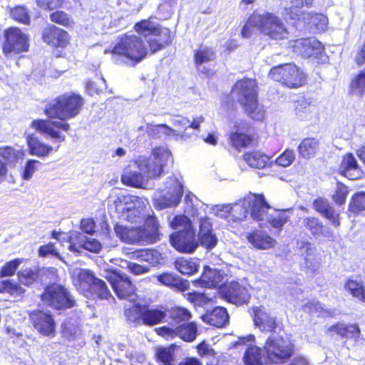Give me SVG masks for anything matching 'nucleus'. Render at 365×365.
Masks as SVG:
<instances>
[{
  "mask_svg": "<svg viewBox=\"0 0 365 365\" xmlns=\"http://www.w3.org/2000/svg\"><path fill=\"white\" fill-rule=\"evenodd\" d=\"M83 98L80 94L66 93L48 101L43 110L48 119H36L31 122V127L41 134L50 138L58 145L66 140L64 133H68L71 126L66 120L78 115L83 106Z\"/></svg>",
  "mask_w": 365,
  "mask_h": 365,
  "instance_id": "nucleus-1",
  "label": "nucleus"
},
{
  "mask_svg": "<svg viewBox=\"0 0 365 365\" xmlns=\"http://www.w3.org/2000/svg\"><path fill=\"white\" fill-rule=\"evenodd\" d=\"M171 43L172 38L168 30H163V34L158 39H149V49L140 36L125 33L118 36L116 43L110 48L106 49L105 53L110 54L115 63H130L135 66L148 56L149 51L154 54Z\"/></svg>",
  "mask_w": 365,
  "mask_h": 365,
  "instance_id": "nucleus-2",
  "label": "nucleus"
},
{
  "mask_svg": "<svg viewBox=\"0 0 365 365\" xmlns=\"http://www.w3.org/2000/svg\"><path fill=\"white\" fill-rule=\"evenodd\" d=\"M257 29L262 34L275 41L287 38L289 31L282 20L272 12L259 14L254 11L246 20L241 30V36L248 38L252 34V29Z\"/></svg>",
  "mask_w": 365,
  "mask_h": 365,
  "instance_id": "nucleus-3",
  "label": "nucleus"
},
{
  "mask_svg": "<svg viewBox=\"0 0 365 365\" xmlns=\"http://www.w3.org/2000/svg\"><path fill=\"white\" fill-rule=\"evenodd\" d=\"M231 93L237 97V101L248 117L254 120L264 118V110L259 103V86L255 78L243 77L233 84Z\"/></svg>",
  "mask_w": 365,
  "mask_h": 365,
  "instance_id": "nucleus-4",
  "label": "nucleus"
},
{
  "mask_svg": "<svg viewBox=\"0 0 365 365\" xmlns=\"http://www.w3.org/2000/svg\"><path fill=\"white\" fill-rule=\"evenodd\" d=\"M114 230L120 240L128 244L151 245L160 239V224L153 213L145 217L142 226L117 225Z\"/></svg>",
  "mask_w": 365,
  "mask_h": 365,
  "instance_id": "nucleus-5",
  "label": "nucleus"
},
{
  "mask_svg": "<svg viewBox=\"0 0 365 365\" xmlns=\"http://www.w3.org/2000/svg\"><path fill=\"white\" fill-rule=\"evenodd\" d=\"M173 229H180L170 235V245L181 253H193L198 247L195 231L190 220L184 215H178L170 222Z\"/></svg>",
  "mask_w": 365,
  "mask_h": 365,
  "instance_id": "nucleus-6",
  "label": "nucleus"
},
{
  "mask_svg": "<svg viewBox=\"0 0 365 365\" xmlns=\"http://www.w3.org/2000/svg\"><path fill=\"white\" fill-rule=\"evenodd\" d=\"M39 299L43 307L54 311H65L76 306V301L68 289L57 282L45 285Z\"/></svg>",
  "mask_w": 365,
  "mask_h": 365,
  "instance_id": "nucleus-7",
  "label": "nucleus"
},
{
  "mask_svg": "<svg viewBox=\"0 0 365 365\" xmlns=\"http://www.w3.org/2000/svg\"><path fill=\"white\" fill-rule=\"evenodd\" d=\"M128 321L136 324L153 327L166 322L167 312L148 303L137 302L125 309Z\"/></svg>",
  "mask_w": 365,
  "mask_h": 365,
  "instance_id": "nucleus-8",
  "label": "nucleus"
},
{
  "mask_svg": "<svg viewBox=\"0 0 365 365\" xmlns=\"http://www.w3.org/2000/svg\"><path fill=\"white\" fill-rule=\"evenodd\" d=\"M269 77L282 86L297 89L307 83V74L298 66L292 63H282L271 68Z\"/></svg>",
  "mask_w": 365,
  "mask_h": 365,
  "instance_id": "nucleus-9",
  "label": "nucleus"
},
{
  "mask_svg": "<svg viewBox=\"0 0 365 365\" xmlns=\"http://www.w3.org/2000/svg\"><path fill=\"white\" fill-rule=\"evenodd\" d=\"M76 289L86 298L106 299L112 294L106 283L89 269H81L76 276Z\"/></svg>",
  "mask_w": 365,
  "mask_h": 365,
  "instance_id": "nucleus-10",
  "label": "nucleus"
},
{
  "mask_svg": "<svg viewBox=\"0 0 365 365\" xmlns=\"http://www.w3.org/2000/svg\"><path fill=\"white\" fill-rule=\"evenodd\" d=\"M266 363L280 365L287 363L294 354V346L283 336H269L263 346Z\"/></svg>",
  "mask_w": 365,
  "mask_h": 365,
  "instance_id": "nucleus-11",
  "label": "nucleus"
},
{
  "mask_svg": "<svg viewBox=\"0 0 365 365\" xmlns=\"http://www.w3.org/2000/svg\"><path fill=\"white\" fill-rule=\"evenodd\" d=\"M289 48L295 55L304 59L312 58L318 64L325 63L329 60L324 46L314 38L308 37L292 40L289 41Z\"/></svg>",
  "mask_w": 365,
  "mask_h": 365,
  "instance_id": "nucleus-12",
  "label": "nucleus"
},
{
  "mask_svg": "<svg viewBox=\"0 0 365 365\" xmlns=\"http://www.w3.org/2000/svg\"><path fill=\"white\" fill-rule=\"evenodd\" d=\"M41 40L53 51L58 53L56 57H64L65 54L61 51L70 46L71 36L66 30L55 24H48L41 31Z\"/></svg>",
  "mask_w": 365,
  "mask_h": 365,
  "instance_id": "nucleus-13",
  "label": "nucleus"
},
{
  "mask_svg": "<svg viewBox=\"0 0 365 365\" xmlns=\"http://www.w3.org/2000/svg\"><path fill=\"white\" fill-rule=\"evenodd\" d=\"M218 292L222 299L237 307L247 304L251 299V294L247 285L237 281L221 284Z\"/></svg>",
  "mask_w": 365,
  "mask_h": 365,
  "instance_id": "nucleus-14",
  "label": "nucleus"
},
{
  "mask_svg": "<svg viewBox=\"0 0 365 365\" xmlns=\"http://www.w3.org/2000/svg\"><path fill=\"white\" fill-rule=\"evenodd\" d=\"M4 41L2 44V52L4 56L19 54L29 51V36L24 34L18 27H9L4 31Z\"/></svg>",
  "mask_w": 365,
  "mask_h": 365,
  "instance_id": "nucleus-15",
  "label": "nucleus"
},
{
  "mask_svg": "<svg viewBox=\"0 0 365 365\" xmlns=\"http://www.w3.org/2000/svg\"><path fill=\"white\" fill-rule=\"evenodd\" d=\"M29 319L34 329L41 336L53 338L56 334V324L51 314L42 309L29 312Z\"/></svg>",
  "mask_w": 365,
  "mask_h": 365,
  "instance_id": "nucleus-16",
  "label": "nucleus"
},
{
  "mask_svg": "<svg viewBox=\"0 0 365 365\" xmlns=\"http://www.w3.org/2000/svg\"><path fill=\"white\" fill-rule=\"evenodd\" d=\"M106 279L119 299H128L135 294V286L126 274L112 271L106 275Z\"/></svg>",
  "mask_w": 365,
  "mask_h": 365,
  "instance_id": "nucleus-17",
  "label": "nucleus"
},
{
  "mask_svg": "<svg viewBox=\"0 0 365 365\" xmlns=\"http://www.w3.org/2000/svg\"><path fill=\"white\" fill-rule=\"evenodd\" d=\"M248 213L256 221H263L271 209L263 194L250 192L243 197Z\"/></svg>",
  "mask_w": 365,
  "mask_h": 365,
  "instance_id": "nucleus-18",
  "label": "nucleus"
},
{
  "mask_svg": "<svg viewBox=\"0 0 365 365\" xmlns=\"http://www.w3.org/2000/svg\"><path fill=\"white\" fill-rule=\"evenodd\" d=\"M241 124L243 125L242 128L246 129V132H242L237 129L231 132L228 136L229 143L237 150L251 147L257 141L256 135L247 132L248 128L250 127V125L245 121L241 122Z\"/></svg>",
  "mask_w": 365,
  "mask_h": 365,
  "instance_id": "nucleus-19",
  "label": "nucleus"
},
{
  "mask_svg": "<svg viewBox=\"0 0 365 365\" xmlns=\"http://www.w3.org/2000/svg\"><path fill=\"white\" fill-rule=\"evenodd\" d=\"M338 173L341 176L352 180L360 178L361 170L352 153H347L342 156Z\"/></svg>",
  "mask_w": 365,
  "mask_h": 365,
  "instance_id": "nucleus-20",
  "label": "nucleus"
},
{
  "mask_svg": "<svg viewBox=\"0 0 365 365\" xmlns=\"http://www.w3.org/2000/svg\"><path fill=\"white\" fill-rule=\"evenodd\" d=\"M198 240L207 250L214 248L217 243V238L212 232V225L208 217L200 219Z\"/></svg>",
  "mask_w": 365,
  "mask_h": 365,
  "instance_id": "nucleus-21",
  "label": "nucleus"
},
{
  "mask_svg": "<svg viewBox=\"0 0 365 365\" xmlns=\"http://www.w3.org/2000/svg\"><path fill=\"white\" fill-rule=\"evenodd\" d=\"M135 164L148 179H156L163 173V165L150 158L138 156L135 160Z\"/></svg>",
  "mask_w": 365,
  "mask_h": 365,
  "instance_id": "nucleus-22",
  "label": "nucleus"
},
{
  "mask_svg": "<svg viewBox=\"0 0 365 365\" xmlns=\"http://www.w3.org/2000/svg\"><path fill=\"white\" fill-rule=\"evenodd\" d=\"M252 311L254 313V323L261 331L269 333H274L276 331L277 322L275 317H271L269 314L264 312L260 307H253Z\"/></svg>",
  "mask_w": 365,
  "mask_h": 365,
  "instance_id": "nucleus-23",
  "label": "nucleus"
},
{
  "mask_svg": "<svg viewBox=\"0 0 365 365\" xmlns=\"http://www.w3.org/2000/svg\"><path fill=\"white\" fill-rule=\"evenodd\" d=\"M202 321L217 328H222L229 324L230 317L226 308L216 307L212 310L207 311L202 316Z\"/></svg>",
  "mask_w": 365,
  "mask_h": 365,
  "instance_id": "nucleus-24",
  "label": "nucleus"
},
{
  "mask_svg": "<svg viewBox=\"0 0 365 365\" xmlns=\"http://www.w3.org/2000/svg\"><path fill=\"white\" fill-rule=\"evenodd\" d=\"M303 225L306 230L316 239L322 237H332L333 232L330 231L323 222L318 217L307 216L303 219Z\"/></svg>",
  "mask_w": 365,
  "mask_h": 365,
  "instance_id": "nucleus-25",
  "label": "nucleus"
},
{
  "mask_svg": "<svg viewBox=\"0 0 365 365\" xmlns=\"http://www.w3.org/2000/svg\"><path fill=\"white\" fill-rule=\"evenodd\" d=\"M222 281V276L219 271L212 269L209 266H205L200 277L194 279L192 282L195 287L205 288H215Z\"/></svg>",
  "mask_w": 365,
  "mask_h": 365,
  "instance_id": "nucleus-26",
  "label": "nucleus"
},
{
  "mask_svg": "<svg viewBox=\"0 0 365 365\" xmlns=\"http://www.w3.org/2000/svg\"><path fill=\"white\" fill-rule=\"evenodd\" d=\"M246 238L254 247L258 250H267L275 244V240L272 237L260 230H255L248 232Z\"/></svg>",
  "mask_w": 365,
  "mask_h": 365,
  "instance_id": "nucleus-27",
  "label": "nucleus"
},
{
  "mask_svg": "<svg viewBox=\"0 0 365 365\" xmlns=\"http://www.w3.org/2000/svg\"><path fill=\"white\" fill-rule=\"evenodd\" d=\"M157 280L163 285L178 291L185 292L190 287L187 280L180 278L171 272H163L155 276Z\"/></svg>",
  "mask_w": 365,
  "mask_h": 365,
  "instance_id": "nucleus-28",
  "label": "nucleus"
},
{
  "mask_svg": "<svg viewBox=\"0 0 365 365\" xmlns=\"http://www.w3.org/2000/svg\"><path fill=\"white\" fill-rule=\"evenodd\" d=\"M329 331H334L343 339H354L357 341L361 336V330L357 324H346L336 322L329 327Z\"/></svg>",
  "mask_w": 365,
  "mask_h": 365,
  "instance_id": "nucleus-29",
  "label": "nucleus"
},
{
  "mask_svg": "<svg viewBox=\"0 0 365 365\" xmlns=\"http://www.w3.org/2000/svg\"><path fill=\"white\" fill-rule=\"evenodd\" d=\"M29 152L31 155L38 157H47L53 150V148L41 142L34 135H28L26 137Z\"/></svg>",
  "mask_w": 365,
  "mask_h": 365,
  "instance_id": "nucleus-30",
  "label": "nucleus"
},
{
  "mask_svg": "<svg viewBox=\"0 0 365 365\" xmlns=\"http://www.w3.org/2000/svg\"><path fill=\"white\" fill-rule=\"evenodd\" d=\"M242 158L250 168L255 169L264 168L269 161V156L258 150L246 152Z\"/></svg>",
  "mask_w": 365,
  "mask_h": 365,
  "instance_id": "nucleus-31",
  "label": "nucleus"
},
{
  "mask_svg": "<svg viewBox=\"0 0 365 365\" xmlns=\"http://www.w3.org/2000/svg\"><path fill=\"white\" fill-rule=\"evenodd\" d=\"M319 148V140L313 137L304 138L297 147V151L301 158L310 159L318 152Z\"/></svg>",
  "mask_w": 365,
  "mask_h": 365,
  "instance_id": "nucleus-32",
  "label": "nucleus"
},
{
  "mask_svg": "<svg viewBox=\"0 0 365 365\" xmlns=\"http://www.w3.org/2000/svg\"><path fill=\"white\" fill-rule=\"evenodd\" d=\"M134 31L139 35L147 37L148 36H160L163 34V29L158 25H152L150 19H142L134 24Z\"/></svg>",
  "mask_w": 365,
  "mask_h": 365,
  "instance_id": "nucleus-33",
  "label": "nucleus"
},
{
  "mask_svg": "<svg viewBox=\"0 0 365 365\" xmlns=\"http://www.w3.org/2000/svg\"><path fill=\"white\" fill-rule=\"evenodd\" d=\"M176 327L177 337L186 342L193 341L197 334V328L195 322H187L178 324Z\"/></svg>",
  "mask_w": 365,
  "mask_h": 365,
  "instance_id": "nucleus-34",
  "label": "nucleus"
},
{
  "mask_svg": "<svg viewBox=\"0 0 365 365\" xmlns=\"http://www.w3.org/2000/svg\"><path fill=\"white\" fill-rule=\"evenodd\" d=\"M344 289L361 302H365V285L363 282L348 278L344 283Z\"/></svg>",
  "mask_w": 365,
  "mask_h": 365,
  "instance_id": "nucleus-35",
  "label": "nucleus"
},
{
  "mask_svg": "<svg viewBox=\"0 0 365 365\" xmlns=\"http://www.w3.org/2000/svg\"><path fill=\"white\" fill-rule=\"evenodd\" d=\"M25 153L22 149H15L11 146L0 147V157L5 160L6 164H16L24 158Z\"/></svg>",
  "mask_w": 365,
  "mask_h": 365,
  "instance_id": "nucleus-36",
  "label": "nucleus"
},
{
  "mask_svg": "<svg viewBox=\"0 0 365 365\" xmlns=\"http://www.w3.org/2000/svg\"><path fill=\"white\" fill-rule=\"evenodd\" d=\"M175 269L183 275H192L197 272L199 265L192 259L178 257L174 262Z\"/></svg>",
  "mask_w": 365,
  "mask_h": 365,
  "instance_id": "nucleus-37",
  "label": "nucleus"
},
{
  "mask_svg": "<svg viewBox=\"0 0 365 365\" xmlns=\"http://www.w3.org/2000/svg\"><path fill=\"white\" fill-rule=\"evenodd\" d=\"M349 93L351 95H357L361 98L365 94V68L351 78Z\"/></svg>",
  "mask_w": 365,
  "mask_h": 365,
  "instance_id": "nucleus-38",
  "label": "nucleus"
},
{
  "mask_svg": "<svg viewBox=\"0 0 365 365\" xmlns=\"http://www.w3.org/2000/svg\"><path fill=\"white\" fill-rule=\"evenodd\" d=\"M230 211V218L229 220V224L230 225L245 221L249 214L243 198L231 205Z\"/></svg>",
  "mask_w": 365,
  "mask_h": 365,
  "instance_id": "nucleus-39",
  "label": "nucleus"
},
{
  "mask_svg": "<svg viewBox=\"0 0 365 365\" xmlns=\"http://www.w3.org/2000/svg\"><path fill=\"white\" fill-rule=\"evenodd\" d=\"M0 293H7L14 297H22L26 289L19 283L11 279H4L0 282Z\"/></svg>",
  "mask_w": 365,
  "mask_h": 365,
  "instance_id": "nucleus-40",
  "label": "nucleus"
},
{
  "mask_svg": "<svg viewBox=\"0 0 365 365\" xmlns=\"http://www.w3.org/2000/svg\"><path fill=\"white\" fill-rule=\"evenodd\" d=\"M348 210L354 215L365 213V192L359 191L354 193L349 201Z\"/></svg>",
  "mask_w": 365,
  "mask_h": 365,
  "instance_id": "nucleus-41",
  "label": "nucleus"
},
{
  "mask_svg": "<svg viewBox=\"0 0 365 365\" xmlns=\"http://www.w3.org/2000/svg\"><path fill=\"white\" fill-rule=\"evenodd\" d=\"M215 51L209 47L200 46L195 51L193 55L194 63L196 66H201L215 59Z\"/></svg>",
  "mask_w": 365,
  "mask_h": 365,
  "instance_id": "nucleus-42",
  "label": "nucleus"
},
{
  "mask_svg": "<svg viewBox=\"0 0 365 365\" xmlns=\"http://www.w3.org/2000/svg\"><path fill=\"white\" fill-rule=\"evenodd\" d=\"M50 21L57 25L69 29L74 25V21L72 16L66 12L56 9L49 14Z\"/></svg>",
  "mask_w": 365,
  "mask_h": 365,
  "instance_id": "nucleus-43",
  "label": "nucleus"
},
{
  "mask_svg": "<svg viewBox=\"0 0 365 365\" xmlns=\"http://www.w3.org/2000/svg\"><path fill=\"white\" fill-rule=\"evenodd\" d=\"M262 349L257 346H249L244 354L245 365H263L262 361Z\"/></svg>",
  "mask_w": 365,
  "mask_h": 365,
  "instance_id": "nucleus-44",
  "label": "nucleus"
},
{
  "mask_svg": "<svg viewBox=\"0 0 365 365\" xmlns=\"http://www.w3.org/2000/svg\"><path fill=\"white\" fill-rule=\"evenodd\" d=\"M172 124L175 130L176 138L180 139L190 138L191 135L186 133L188 129L189 119L182 115H176L172 119Z\"/></svg>",
  "mask_w": 365,
  "mask_h": 365,
  "instance_id": "nucleus-45",
  "label": "nucleus"
},
{
  "mask_svg": "<svg viewBox=\"0 0 365 365\" xmlns=\"http://www.w3.org/2000/svg\"><path fill=\"white\" fill-rule=\"evenodd\" d=\"M143 181V175L135 171H127L121 175L122 183L132 187H142Z\"/></svg>",
  "mask_w": 365,
  "mask_h": 365,
  "instance_id": "nucleus-46",
  "label": "nucleus"
},
{
  "mask_svg": "<svg viewBox=\"0 0 365 365\" xmlns=\"http://www.w3.org/2000/svg\"><path fill=\"white\" fill-rule=\"evenodd\" d=\"M137 258L147 262L153 265L160 263L161 254L154 249H143L135 252Z\"/></svg>",
  "mask_w": 365,
  "mask_h": 365,
  "instance_id": "nucleus-47",
  "label": "nucleus"
},
{
  "mask_svg": "<svg viewBox=\"0 0 365 365\" xmlns=\"http://www.w3.org/2000/svg\"><path fill=\"white\" fill-rule=\"evenodd\" d=\"M191 317L190 311L184 307H175L170 311V318L178 324L189 322Z\"/></svg>",
  "mask_w": 365,
  "mask_h": 365,
  "instance_id": "nucleus-48",
  "label": "nucleus"
},
{
  "mask_svg": "<svg viewBox=\"0 0 365 365\" xmlns=\"http://www.w3.org/2000/svg\"><path fill=\"white\" fill-rule=\"evenodd\" d=\"M311 112V101L309 99L302 98L294 102V113L301 120L307 119Z\"/></svg>",
  "mask_w": 365,
  "mask_h": 365,
  "instance_id": "nucleus-49",
  "label": "nucleus"
},
{
  "mask_svg": "<svg viewBox=\"0 0 365 365\" xmlns=\"http://www.w3.org/2000/svg\"><path fill=\"white\" fill-rule=\"evenodd\" d=\"M155 359L162 365H172L174 359V351L170 347H158L155 351Z\"/></svg>",
  "mask_w": 365,
  "mask_h": 365,
  "instance_id": "nucleus-50",
  "label": "nucleus"
},
{
  "mask_svg": "<svg viewBox=\"0 0 365 365\" xmlns=\"http://www.w3.org/2000/svg\"><path fill=\"white\" fill-rule=\"evenodd\" d=\"M10 16L12 19L20 24L29 25L31 23L29 11L24 6H16L11 9Z\"/></svg>",
  "mask_w": 365,
  "mask_h": 365,
  "instance_id": "nucleus-51",
  "label": "nucleus"
},
{
  "mask_svg": "<svg viewBox=\"0 0 365 365\" xmlns=\"http://www.w3.org/2000/svg\"><path fill=\"white\" fill-rule=\"evenodd\" d=\"M349 192V188L344 183L337 181L334 194L331 196L332 200L338 205H344Z\"/></svg>",
  "mask_w": 365,
  "mask_h": 365,
  "instance_id": "nucleus-52",
  "label": "nucleus"
},
{
  "mask_svg": "<svg viewBox=\"0 0 365 365\" xmlns=\"http://www.w3.org/2000/svg\"><path fill=\"white\" fill-rule=\"evenodd\" d=\"M39 277L38 272L31 269H26L19 272L18 279L21 284L30 287L36 283Z\"/></svg>",
  "mask_w": 365,
  "mask_h": 365,
  "instance_id": "nucleus-53",
  "label": "nucleus"
},
{
  "mask_svg": "<svg viewBox=\"0 0 365 365\" xmlns=\"http://www.w3.org/2000/svg\"><path fill=\"white\" fill-rule=\"evenodd\" d=\"M275 212L274 215H269L267 213L264 220L269 222L272 227L281 230L287 222L288 217L284 212L275 211Z\"/></svg>",
  "mask_w": 365,
  "mask_h": 365,
  "instance_id": "nucleus-54",
  "label": "nucleus"
},
{
  "mask_svg": "<svg viewBox=\"0 0 365 365\" xmlns=\"http://www.w3.org/2000/svg\"><path fill=\"white\" fill-rule=\"evenodd\" d=\"M182 196V192H180L173 197H167L162 196L158 198L155 202V207L157 210H163L167 207H176L180 202Z\"/></svg>",
  "mask_w": 365,
  "mask_h": 365,
  "instance_id": "nucleus-55",
  "label": "nucleus"
},
{
  "mask_svg": "<svg viewBox=\"0 0 365 365\" xmlns=\"http://www.w3.org/2000/svg\"><path fill=\"white\" fill-rule=\"evenodd\" d=\"M66 0H36V5L42 10L54 11L63 6Z\"/></svg>",
  "mask_w": 365,
  "mask_h": 365,
  "instance_id": "nucleus-56",
  "label": "nucleus"
},
{
  "mask_svg": "<svg viewBox=\"0 0 365 365\" xmlns=\"http://www.w3.org/2000/svg\"><path fill=\"white\" fill-rule=\"evenodd\" d=\"M21 262L22 259L19 258L6 262L0 269V277L13 276Z\"/></svg>",
  "mask_w": 365,
  "mask_h": 365,
  "instance_id": "nucleus-57",
  "label": "nucleus"
},
{
  "mask_svg": "<svg viewBox=\"0 0 365 365\" xmlns=\"http://www.w3.org/2000/svg\"><path fill=\"white\" fill-rule=\"evenodd\" d=\"M187 300L194 306L202 307L211 301L205 294L195 291L187 293Z\"/></svg>",
  "mask_w": 365,
  "mask_h": 365,
  "instance_id": "nucleus-58",
  "label": "nucleus"
},
{
  "mask_svg": "<svg viewBox=\"0 0 365 365\" xmlns=\"http://www.w3.org/2000/svg\"><path fill=\"white\" fill-rule=\"evenodd\" d=\"M105 84L103 78H98L95 81L89 80L86 83V90L89 95L98 94L103 91Z\"/></svg>",
  "mask_w": 365,
  "mask_h": 365,
  "instance_id": "nucleus-59",
  "label": "nucleus"
},
{
  "mask_svg": "<svg viewBox=\"0 0 365 365\" xmlns=\"http://www.w3.org/2000/svg\"><path fill=\"white\" fill-rule=\"evenodd\" d=\"M294 158L295 155L294 151L287 149L280 154L275 159L274 162L277 165L286 168L293 163Z\"/></svg>",
  "mask_w": 365,
  "mask_h": 365,
  "instance_id": "nucleus-60",
  "label": "nucleus"
},
{
  "mask_svg": "<svg viewBox=\"0 0 365 365\" xmlns=\"http://www.w3.org/2000/svg\"><path fill=\"white\" fill-rule=\"evenodd\" d=\"M40 164V162L37 160H29L26 161L24 170L21 173V178L25 180H30L34 173L37 170V166Z\"/></svg>",
  "mask_w": 365,
  "mask_h": 365,
  "instance_id": "nucleus-61",
  "label": "nucleus"
},
{
  "mask_svg": "<svg viewBox=\"0 0 365 365\" xmlns=\"http://www.w3.org/2000/svg\"><path fill=\"white\" fill-rule=\"evenodd\" d=\"M61 334L67 341H73L77 339L78 329L73 324H63L61 327Z\"/></svg>",
  "mask_w": 365,
  "mask_h": 365,
  "instance_id": "nucleus-62",
  "label": "nucleus"
},
{
  "mask_svg": "<svg viewBox=\"0 0 365 365\" xmlns=\"http://www.w3.org/2000/svg\"><path fill=\"white\" fill-rule=\"evenodd\" d=\"M155 333L159 336L166 340L173 339L177 337L176 327L173 328L168 326H162L155 329Z\"/></svg>",
  "mask_w": 365,
  "mask_h": 365,
  "instance_id": "nucleus-63",
  "label": "nucleus"
},
{
  "mask_svg": "<svg viewBox=\"0 0 365 365\" xmlns=\"http://www.w3.org/2000/svg\"><path fill=\"white\" fill-rule=\"evenodd\" d=\"M322 216L329 220L334 227H339L341 225L339 214L336 212L334 207L331 205Z\"/></svg>",
  "mask_w": 365,
  "mask_h": 365,
  "instance_id": "nucleus-64",
  "label": "nucleus"
}]
</instances>
